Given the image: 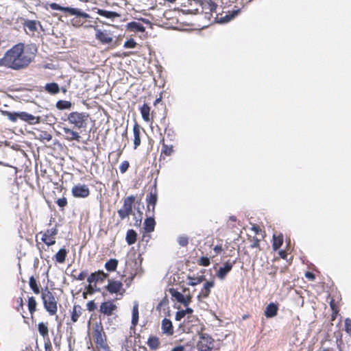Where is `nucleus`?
<instances>
[{"instance_id": "12", "label": "nucleus", "mask_w": 351, "mask_h": 351, "mask_svg": "<svg viewBox=\"0 0 351 351\" xmlns=\"http://www.w3.org/2000/svg\"><path fill=\"white\" fill-rule=\"evenodd\" d=\"M170 292L171 295L180 303L184 304L185 306H188L190 302H191L192 296L191 295H188L184 296L180 292L176 291L174 289H171Z\"/></svg>"}, {"instance_id": "28", "label": "nucleus", "mask_w": 351, "mask_h": 351, "mask_svg": "<svg viewBox=\"0 0 351 351\" xmlns=\"http://www.w3.org/2000/svg\"><path fill=\"white\" fill-rule=\"evenodd\" d=\"M136 232L134 230H129L127 232L125 240L128 245L134 244L136 241Z\"/></svg>"}, {"instance_id": "54", "label": "nucleus", "mask_w": 351, "mask_h": 351, "mask_svg": "<svg viewBox=\"0 0 351 351\" xmlns=\"http://www.w3.org/2000/svg\"><path fill=\"white\" fill-rule=\"evenodd\" d=\"M259 239H257V238H254L251 245H250V247L251 248H256V247H258L259 246Z\"/></svg>"}, {"instance_id": "5", "label": "nucleus", "mask_w": 351, "mask_h": 351, "mask_svg": "<svg viewBox=\"0 0 351 351\" xmlns=\"http://www.w3.org/2000/svg\"><path fill=\"white\" fill-rule=\"evenodd\" d=\"M50 8L53 10H60L64 12H67L71 15L82 16L84 19H88L90 17L89 14L82 12L81 10L77 8H73L69 7H62L56 3H52L49 5Z\"/></svg>"}, {"instance_id": "39", "label": "nucleus", "mask_w": 351, "mask_h": 351, "mask_svg": "<svg viewBox=\"0 0 351 351\" xmlns=\"http://www.w3.org/2000/svg\"><path fill=\"white\" fill-rule=\"evenodd\" d=\"M99 15L108 19H114L119 16V14L117 12L106 10H99Z\"/></svg>"}, {"instance_id": "43", "label": "nucleus", "mask_w": 351, "mask_h": 351, "mask_svg": "<svg viewBox=\"0 0 351 351\" xmlns=\"http://www.w3.org/2000/svg\"><path fill=\"white\" fill-rule=\"evenodd\" d=\"M36 302L33 297H31L28 300V308L31 314L36 311Z\"/></svg>"}, {"instance_id": "17", "label": "nucleus", "mask_w": 351, "mask_h": 351, "mask_svg": "<svg viewBox=\"0 0 351 351\" xmlns=\"http://www.w3.org/2000/svg\"><path fill=\"white\" fill-rule=\"evenodd\" d=\"M107 277V274L103 271H98L95 273H92L87 278V281L92 284L99 280H103Z\"/></svg>"}, {"instance_id": "9", "label": "nucleus", "mask_w": 351, "mask_h": 351, "mask_svg": "<svg viewBox=\"0 0 351 351\" xmlns=\"http://www.w3.org/2000/svg\"><path fill=\"white\" fill-rule=\"evenodd\" d=\"M106 289L110 293H119L121 295H123L125 292L122 282L117 280H109Z\"/></svg>"}, {"instance_id": "50", "label": "nucleus", "mask_w": 351, "mask_h": 351, "mask_svg": "<svg viewBox=\"0 0 351 351\" xmlns=\"http://www.w3.org/2000/svg\"><path fill=\"white\" fill-rule=\"evenodd\" d=\"M128 167L129 162L128 161H123L119 167V170L121 173H123L128 170Z\"/></svg>"}, {"instance_id": "14", "label": "nucleus", "mask_w": 351, "mask_h": 351, "mask_svg": "<svg viewBox=\"0 0 351 351\" xmlns=\"http://www.w3.org/2000/svg\"><path fill=\"white\" fill-rule=\"evenodd\" d=\"M117 308V306L110 301L102 302L100 305V311L106 315H111Z\"/></svg>"}, {"instance_id": "59", "label": "nucleus", "mask_w": 351, "mask_h": 351, "mask_svg": "<svg viewBox=\"0 0 351 351\" xmlns=\"http://www.w3.org/2000/svg\"><path fill=\"white\" fill-rule=\"evenodd\" d=\"M222 250V247L221 245H216L215 247H214V251L217 253V254H219L221 251Z\"/></svg>"}, {"instance_id": "38", "label": "nucleus", "mask_w": 351, "mask_h": 351, "mask_svg": "<svg viewBox=\"0 0 351 351\" xmlns=\"http://www.w3.org/2000/svg\"><path fill=\"white\" fill-rule=\"evenodd\" d=\"M56 107L60 110L69 109L71 103L69 101L60 100L56 103Z\"/></svg>"}, {"instance_id": "21", "label": "nucleus", "mask_w": 351, "mask_h": 351, "mask_svg": "<svg viewBox=\"0 0 351 351\" xmlns=\"http://www.w3.org/2000/svg\"><path fill=\"white\" fill-rule=\"evenodd\" d=\"M141 114L143 119L145 122H150V107L147 104H144L140 108Z\"/></svg>"}, {"instance_id": "45", "label": "nucleus", "mask_w": 351, "mask_h": 351, "mask_svg": "<svg viewBox=\"0 0 351 351\" xmlns=\"http://www.w3.org/2000/svg\"><path fill=\"white\" fill-rule=\"evenodd\" d=\"M136 45V43L134 39L131 38L125 42L123 47L126 49H134Z\"/></svg>"}, {"instance_id": "48", "label": "nucleus", "mask_w": 351, "mask_h": 351, "mask_svg": "<svg viewBox=\"0 0 351 351\" xmlns=\"http://www.w3.org/2000/svg\"><path fill=\"white\" fill-rule=\"evenodd\" d=\"M26 26L31 31H35L36 29V23L34 21H27Z\"/></svg>"}, {"instance_id": "6", "label": "nucleus", "mask_w": 351, "mask_h": 351, "mask_svg": "<svg viewBox=\"0 0 351 351\" xmlns=\"http://www.w3.org/2000/svg\"><path fill=\"white\" fill-rule=\"evenodd\" d=\"M214 340L206 333L199 335V341L197 342V348L198 351H211Z\"/></svg>"}, {"instance_id": "63", "label": "nucleus", "mask_w": 351, "mask_h": 351, "mask_svg": "<svg viewBox=\"0 0 351 351\" xmlns=\"http://www.w3.org/2000/svg\"><path fill=\"white\" fill-rule=\"evenodd\" d=\"M279 254L281 256V258H285L287 256V253L283 250L280 251Z\"/></svg>"}, {"instance_id": "35", "label": "nucleus", "mask_w": 351, "mask_h": 351, "mask_svg": "<svg viewBox=\"0 0 351 351\" xmlns=\"http://www.w3.org/2000/svg\"><path fill=\"white\" fill-rule=\"evenodd\" d=\"M81 314V308L80 306L75 305L71 314V320L76 322Z\"/></svg>"}, {"instance_id": "47", "label": "nucleus", "mask_w": 351, "mask_h": 351, "mask_svg": "<svg viewBox=\"0 0 351 351\" xmlns=\"http://www.w3.org/2000/svg\"><path fill=\"white\" fill-rule=\"evenodd\" d=\"M345 330L351 336V319L346 318L345 319Z\"/></svg>"}, {"instance_id": "36", "label": "nucleus", "mask_w": 351, "mask_h": 351, "mask_svg": "<svg viewBox=\"0 0 351 351\" xmlns=\"http://www.w3.org/2000/svg\"><path fill=\"white\" fill-rule=\"evenodd\" d=\"M283 239L282 237H276L275 234L273 236L272 247L274 250H278L282 245Z\"/></svg>"}, {"instance_id": "7", "label": "nucleus", "mask_w": 351, "mask_h": 351, "mask_svg": "<svg viewBox=\"0 0 351 351\" xmlns=\"http://www.w3.org/2000/svg\"><path fill=\"white\" fill-rule=\"evenodd\" d=\"M134 201V197L132 195L124 199L123 207L118 210V214L122 219L128 217L132 213Z\"/></svg>"}, {"instance_id": "37", "label": "nucleus", "mask_w": 351, "mask_h": 351, "mask_svg": "<svg viewBox=\"0 0 351 351\" xmlns=\"http://www.w3.org/2000/svg\"><path fill=\"white\" fill-rule=\"evenodd\" d=\"M38 329L40 335L43 336L44 338L48 336L49 330L46 324H45L43 322L39 323L38 325Z\"/></svg>"}, {"instance_id": "30", "label": "nucleus", "mask_w": 351, "mask_h": 351, "mask_svg": "<svg viewBox=\"0 0 351 351\" xmlns=\"http://www.w3.org/2000/svg\"><path fill=\"white\" fill-rule=\"evenodd\" d=\"M147 345L150 349L156 350L160 346L159 339L156 337H150L147 340Z\"/></svg>"}, {"instance_id": "53", "label": "nucleus", "mask_w": 351, "mask_h": 351, "mask_svg": "<svg viewBox=\"0 0 351 351\" xmlns=\"http://www.w3.org/2000/svg\"><path fill=\"white\" fill-rule=\"evenodd\" d=\"M87 308L90 311H93L96 308V304L93 301H89L87 303Z\"/></svg>"}, {"instance_id": "26", "label": "nucleus", "mask_w": 351, "mask_h": 351, "mask_svg": "<svg viewBox=\"0 0 351 351\" xmlns=\"http://www.w3.org/2000/svg\"><path fill=\"white\" fill-rule=\"evenodd\" d=\"M93 338L95 341V343L97 345L102 346L104 344V340L103 338L102 330L99 328L95 329L93 332Z\"/></svg>"}, {"instance_id": "4", "label": "nucleus", "mask_w": 351, "mask_h": 351, "mask_svg": "<svg viewBox=\"0 0 351 351\" xmlns=\"http://www.w3.org/2000/svg\"><path fill=\"white\" fill-rule=\"evenodd\" d=\"M217 5L211 0H201L197 4V7L194 10H187V13L197 14L202 12L206 14L215 11Z\"/></svg>"}, {"instance_id": "3", "label": "nucleus", "mask_w": 351, "mask_h": 351, "mask_svg": "<svg viewBox=\"0 0 351 351\" xmlns=\"http://www.w3.org/2000/svg\"><path fill=\"white\" fill-rule=\"evenodd\" d=\"M88 117V115L84 112H73L68 115L67 120L75 128L81 129L86 127Z\"/></svg>"}, {"instance_id": "34", "label": "nucleus", "mask_w": 351, "mask_h": 351, "mask_svg": "<svg viewBox=\"0 0 351 351\" xmlns=\"http://www.w3.org/2000/svg\"><path fill=\"white\" fill-rule=\"evenodd\" d=\"M66 250L64 248L60 249L56 254V260L60 263H62L65 261L66 256Z\"/></svg>"}, {"instance_id": "46", "label": "nucleus", "mask_w": 351, "mask_h": 351, "mask_svg": "<svg viewBox=\"0 0 351 351\" xmlns=\"http://www.w3.org/2000/svg\"><path fill=\"white\" fill-rule=\"evenodd\" d=\"M83 18L82 16H75V18L71 20V24L74 27H80L83 25V22L81 21V20L79 18Z\"/></svg>"}, {"instance_id": "20", "label": "nucleus", "mask_w": 351, "mask_h": 351, "mask_svg": "<svg viewBox=\"0 0 351 351\" xmlns=\"http://www.w3.org/2000/svg\"><path fill=\"white\" fill-rule=\"evenodd\" d=\"M232 264L226 262L223 267H221L217 271V276L220 279H223L227 274L232 269Z\"/></svg>"}, {"instance_id": "58", "label": "nucleus", "mask_w": 351, "mask_h": 351, "mask_svg": "<svg viewBox=\"0 0 351 351\" xmlns=\"http://www.w3.org/2000/svg\"><path fill=\"white\" fill-rule=\"evenodd\" d=\"M305 276L307 278L311 279V280H313L315 278L314 274L311 272H306Z\"/></svg>"}, {"instance_id": "13", "label": "nucleus", "mask_w": 351, "mask_h": 351, "mask_svg": "<svg viewBox=\"0 0 351 351\" xmlns=\"http://www.w3.org/2000/svg\"><path fill=\"white\" fill-rule=\"evenodd\" d=\"M19 119L32 125L37 124L40 122V117H35L26 112H20Z\"/></svg>"}, {"instance_id": "61", "label": "nucleus", "mask_w": 351, "mask_h": 351, "mask_svg": "<svg viewBox=\"0 0 351 351\" xmlns=\"http://www.w3.org/2000/svg\"><path fill=\"white\" fill-rule=\"evenodd\" d=\"M184 348L182 346H177L172 349L171 351H183Z\"/></svg>"}, {"instance_id": "32", "label": "nucleus", "mask_w": 351, "mask_h": 351, "mask_svg": "<svg viewBox=\"0 0 351 351\" xmlns=\"http://www.w3.org/2000/svg\"><path fill=\"white\" fill-rule=\"evenodd\" d=\"M118 265V261L115 258H111L105 264V268L108 271H114Z\"/></svg>"}, {"instance_id": "64", "label": "nucleus", "mask_w": 351, "mask_h": 351, "mask_svg": "<svg viewBox=\"0 0 351 351\" xmlns=\"http://www.w3.org/2000/svg\"><path fill=\"white\" fill-rule=\"evenodd\" d=\"M45 348H46V349H47L48 348H50V347H51V344H50V343H45Z\"/></svg>"}, {"instance_id": "29", "label": "nucleus", "mask_w": 351, "mask_h": 351, "mask_svg": "<svg viewBox=\"0 0 351 351\" xmlns=\"http://www.w3.org/2000/svg\"><path fill=\"white\" fill-rule=\"evenodd\" d=\"M138 321V304L137 302H134V306L132 308V324L134 326H136Z\"/></svg>"}, {"instance_id": "49", "label": "nucleus", "mask_w": 351, "mask_h": 351, "mask_svg": "<svg viewBox=\"0 0 351 351\" xmlns=\"http://www.w3.org/2000/svg\"><path fill=\"white\" fill-rule=\"evenodd\" d=\"M199 264L203 266H208L210 265V260L207 257L202 256L199 258Z\"/></svg>"}, {"instance_id": "44", "label": "nucleus", "mask_w": 351, "mask_h": 351, "mask_svg": "<svg viewBox=\"0 0 351 351\" xmlns=\"http://www.w3.org/2000/svg\"><path fill=\"white\" fill-rule=\"evenodd\" d=\"M173 149L172 146H169L167 145L163 144L162 153L165 154L166 156H170L173 153Z\"/></svg>"}, {"instance_id": "10", "label": "nucleus", "mask_w": 351, "mask_h": 351, "mask_svg": "<svg viewBox=\"0 0 351 351\" xmlns=\"http://www.w3.org/2000/svg\"><path fill=\"white\" fill-rule=\"evenodd\" d=\"M73 195L75 197L84 198L88 196L90 191L85 184H79L72 189Z\"/></svg>"}, {"instance_id": "11", "label": "nucleus", "mask_w": 351, "mask_h": 351, "mask_svg": "<svg viewBox=\"0 0 351 351\" xmlns=\"http://www.w3.org/2000/svg\"><path fill=\"white\" fill-rule=\"evenodd\" d=\"M58 230L56 228H51L47 230L42 237V241L48 246L55 244V236L57 234Z\"/></svg>"}, {"instance_id": "22", "label": "nucleus", "mask_w": 351, "mask_h": 351, "mask_svg": "<svg viewBox=\"0 0 351 351\" xmlns=\"http://www.w3.org/2000/svg\"><path fill=\"white\" fill-rule=\"evenodd\" d=\"M277 311L278 306L274 303H270L265 310V315L267 317H273L277 314Z\"/></svg>"}, {"instance_id": "60", "label": "nucleus", "mask_w": 351, "mask_h": 351, "mask_svg": "<svg viewBox=\"0 0 351 351\" xmlns=\"http://www.w3.org/2000/svg\"><path fill=\"white\" fill-rule=\"evenodd\" d=\"M193 309L191 308H186V310H184V315H186V314H191L193 313Z\"/></svg>"}, {"instance_id": "24", "label": "nucleus", "mask_w": 351, "mask_h": 351, "mask_svg": "<svg viewBox=\"0 0 351 351\" xmlns=\"http://www.w3.org/2000/svg\"><path fill=\"white\" fill-rule=\"evenodd\" d=\"M155 220L153 217H148L144 221V229L146 232H152L155 228Z\"/></svg>"}, {"instance_id": "18", "label": "nucleus", "mask_w": 351, "mask_h": 351, "mask_svg": "<svg viewBox=\"0 0 351 351\" xmlns=\"http://www.w3.org/2000/svg\"><path fill=\"white\" fill-rule=\"evenodd\" d=\"M157 199H158V197H157V194L156 193H149L147 195V198H146V200H147V208L149 210H152V211L154 210L155 209V206L157 203Z\"/></svg>"}, {"instance_id": "1", "label": "nucleus", "mask_w": 351, "mask_h": 351, "mask_svg": "<svg viewBox=\"0 0 351 351\" xmlns=\"http://www.w3.org/2000/svg\"><path fill=\"white\" fill-rule=\"evenodd\" d=\"M36 51V49L33 46H25L23 43L15 45L0 59V66L14 70L23 69L32 62Z\"/></svg>"}, {"instance_id": "55", "label": "nucleus", "mask_w": 351, "mask_h": 351, "mask_svg": "<svg viewBox=\"0 0 351 351\" xmlns=\"http://www.w3.org/2000/svg\"><path fill=\"white\" fill-rule=\"evenodd\" d=\"M87 274H88L87 271H83L80 273V274L77 276L76 279L78 280H83L86 278Z\"/></svg>"}, {"instance_id": "16", "label": "nucleus", "mask_w": 351, "mask_h": 351, "mask_svg": "<svg viewBox=\"0 0 351 351\" xmlns=\"http://www.w3.org/2000/svg\"><path fill=\"white\" fill-rule=\"evenodd\" d=\"M215 285V283L213 281H206L203 286V288L199 293V294L197 295V298L199 300H200L201 298H206L208 297L210 289L213 288Z\"/></svg>"}, {"instance_id": "25", "label": "nucleus", "mask_w": 351, "mask_h": 351, "mask_svg": "<svg viewBox=\"0 0 351 351\" xmlns=\"http://www.w3.org/2000/svg\"><path fill=\"white\" fill-rule=\"evenodd\" d=\"M162 329L165 333L173 334V330L171 322L168 319H164L162 321Z\"/></svg>"}, {"instance_id": "62", "label": "nucleus", "mask_w": 351, "mask_h": 351, "mask_svg": "<svg viewBox=\"0 0 351 351\" xmlns=\"http://www.w3.org/2000/svg\"><path fill=\"white\" fill-rule=\"evenodd\" d=\"M133 278H134V276H131L130 278H127L125 280V282L127 284L128 286H129L130 285V283L132 282V281L133 280Z\"/></svg>"}, {"instance_id": "42", "label": "nucleus", "mask_w": 351, "mask_h": 351, "mask_svg": "<svg viewBox=\"0 0 351 351\" xmlns=\"http://www.w3.org/2000/svg\"><path fill=\"white\" fill-rule=\"evenodd\" d=\"M177 241L180 246L186 247L189 243V237L185 234L180 235Z\"/></svg>"}, {"instance_id": "8", "label": "nucleus", "mask_w": 351, "mask_h": 351, "mask_svg": "<svg viewBox=\"0 0 351 351\" xmlns=\"http://www.w3.org/2000/svg\"><path fill=\"white\" fill-rule=\"evenodd\" d=\"M90 27L94 28L96 32L95 38L102 44H110L112 43V37L109 32L106 30L102 31L98 29L96 26L90 25Z\"/></svg>"}, {"instance_id": "23", "label": "nucleus", "mask_w": 351, "mask_h": 351, "mask_svg": "<svg viewBox=\"0 0 351 351\" xmlns=\"http://www.w3.org/2000/svg\"><path fill=\"white\" fill-rule=\"evenodd\" d=\"M133 133H134V147L136 149L138 146L141 144V138H140V128L137 123H135L133 127Z\"/></svg>"}, {"instance_id": "57", "label": "nucleus", "mask_w": 351, "mask_h": 351, "mask_svg": "<svg viewBox=\"0 0 351 351\" xmlns=\"http://www.w3.org/2000/svg\"><path fill=\"white\" fill-rule=\"evenodd\" d=\"M87 291L90 294H92L95 292V289H94V287L92 285V284L89 283V285L87 287Z\"/></svg>"}, {"instance_id": "40", "label": "nucleus", "mask_w": 351, "mask_h": 351, "mask_svg": "<svg viewBox=\"0 0 351 351\" xmlns=\"http://www.w3.org/2000/svg\"><path fill=\"white\" fill-rule=\"evenodd\" d=\"M29 287L36 294L39 293L40 290L34 276L29 278Z\"/></svg>"}, {"instance_id": "52", "label": "nucleus", "mask_w": 351, "mask_h": 351, "mask_svg": "<svg viewBox=\"0 0 351 351\" xmlns=\"http://www.w3.org/2000/svg\"><path fill=\"white\" fill-rule=\"evenodd\" d=\"M185 316L184 310L179 311L176 314V320L180 321Z\"/></svg>"}, {"instance_id": "19", "label": "nucleus", "mask_w": 351, "mask_h": 351, "mask_svg": "<svg viewBox=\"0 0 351 351\" xmlns=\"http://www.w3.org/2000/svg\"><path fill=\"white\" fill-rule=\"evenodd\" d=\"M127 29L135 32H144L145 27L138 22L132 21L126 25Z\"/></svg>"}, {"instance_id": "41", "label": "nucleus", "mask_w": 351, "mask_h": 351, "mask_svg": "<svg viewBox=\"0 0 351 351\" xmlns=\"http://www.w3.org/2000/svg\"><path fill=\"white\" fill-rule=\"evenodd\" d=\"M3 114H5L9 120L12 122H16L18 119H19L20 112H10L8 111L3 112Z\"/></svg>"}, {"instance_id": "31", "label": "nucleus", "mask_w": 351, "mask_h": 351, "mask_svg": "<svg viewBox=\"0 0 351 351\" xmlns=\"http://www.w3.org/2000/svg\"><path fill=\"white\" fill-rule=\"evenodd\" d=\"M188 280H189V281L187 282L188 285L195 286V285H197L200 284L201 282H202L205 280V278L204 276H199L197 277L189 276Z\"/></svg>"}, {"instance_id": "51", "label": "nucleus", "mask_w": 351, "mask_h": 351, "mask_svg": "<svg viewBox=\"0 0 351 351\" xmlns=\"http://www.w3.org/2000/svg\"><path fill=\"white\" fill-rule=\"evenodd\" d=\"M56 204L60 208H64L67 204V200L65 197L58 199Z\"/></svg>"}, {"instance_id": "56", "label": "nucleus", "mask_w": 351, "mask_h": 351, "mask_svg": "<svg viewBox=\"0 0 351 351\" xmlns=\"http://www.w3.org/2000/svg\"><path fill=\"white\" fill-rule=\"evenodd\" d=\"M41 136L43 138L47 140V141H51L52 138L51 135L47 132L44 133L43 135H42Z\"/></svg>"}, {"instance_id": "2", "label": "nucleus", "mask_w": 351, "mask_h": 351, "mask_svg": "<svg viewBox=\"0 0 351 351\" xmlns=\"http://www.w3.org/2000/svg\"><path fill=\"white\" fill-rule=\"evenodd\" d=\"M42 299L46 311L50 315H55L57 312V302L53 293L48 289L42 291Z\"/></svg>"}, {"instance_id": "15", "label": "nucleus", "mask_w": 351, "mask_h": 351, "mask_svg": "<svg viewBox=\"0 0 351 351\" xmlns=\"http://www.w3.org/2000/svg\"><path fill=\"white\" fill-rule=\"evenodd\" d=\"M63 132L66 134L65 138L69 141H80V136L78 132L73 131L69 128H62Z\"/></svg>"}, {"instance_id": "27", "label": "nucleus", "mask_w": 351, "mask_h": 351, "mask_svg": "<svg viewBox=\"0 0 351 351\" xmlns=\"http://www.w3.org/2000/svg\"><path fill=\"white\" fill-rule=\"evenodd\" d=\"M45 89L50 94H57L60 91L59 86L57 83L52 82L47 84L45 86Z\"/></svg>"}, {"instance_id": "33", "label": "nucleus", "mask_w": 351, "mask_h": 351, "mask_svg": "<svg viewBox=\"0 0 351 351\" xmlns=\"http://www.w3.org/2000/svg\"><path fill=\"white\" fill-rule=\"evenodd\" d=\"M239 12V10H236L232 12V13L226 14L225 16L221 17L219 22L221 23H228L231 21L235 16Z\"/></svg>"}]
</instances>
